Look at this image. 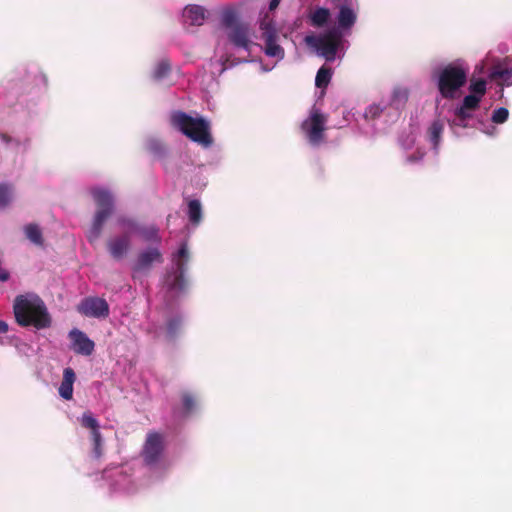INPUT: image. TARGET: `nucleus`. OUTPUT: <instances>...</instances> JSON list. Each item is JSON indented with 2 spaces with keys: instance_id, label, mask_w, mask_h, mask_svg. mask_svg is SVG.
Listing matches in <instances>:
<instances>
[{
  "instance_id": "24",
  "label": "nucleus",
  "mask_w": 512,
  "mask_h": 512,
  "mask_svg": "<svg viewBox=\"0 0 512 512\" xmlns=\"http://www.w3.org/2000/svg\"><path fill=\"white\" fill-rule=\"evenodd\" d=\"M171 65L168 60L163 59L157 63L154 68L152 77L155 81H162L170 75Z\"/></svg>"
},
{
  "instance_id": "14",
  "label": "nucleus",
  "mask_w": 512,
  "mask_h": 512,
  "mask_svg": "<svg viewBox=\"0 0 512 512\" xmlns=\"http://www.w3.org/2000/svg\"><path fill=\"white\" fill-rule=\"evenodd\" d=\"M154 262L162 263L163 256L157 248H149L138 254L133 269L135 271H144L149 269Z\"/></svg>"
},
{
  "instance_id": "33",
  "label": "nucleus",
  "mask_w": 512,
  "mask_h": 512,
  "mask_svg": "<svg viewBox=\"0 0 512 512\" xmlns=\"http://www.w3.org/2000/svg\"><path fill=\"white\" fill-rule=\"evenodd\" d=\"M509 116V111L507 108L500 107L493 111L491 120L496 124H502L507 121Z\"/></svg>"
},
{
  "instance_id": "16",
  "label": "nucleus",
  "mask_w": 512,
  "mask_h": 512,
  "mask_svg": "<svg viewBox=\"0 0 512 512\" xmlns=\"http://www.w3.org/2000/svg\"><path fill=\"white\" fill-rule=\"evenodd\" d=\"M205 12V9L200 5H188L184 9L183 17L190 25L200 26L206 18Z\"/></svg>"
},
{
  "instance_id": "11",
  "label": "nucleus",
  "mask_w": 512,
  "mask_h": 512,
  "mask_svg": "<svg viewBox=\"0 0 512 512\" xmlns=\"http://www.w3.org/2000/svg\"><path fill=\"white\" fill-rule=\"evenodd\" d=\"M80 423L82 427L91 430V440L93 442V455L96 459H100L103 455V448L99 422L90 411H86L83 413Z\"/></svg>"
},
{
  "instance_id": "37",
  "label": "nucleus",
  "mask_w": 512,
  "mask_h": 512,
  "mask_svg": "<svg viewBox=\"0 0 512 512\" xmlns=\"http://www.w3.org/2000/svg\"><path fill=\"white\" fill-rule=\"evenodd\" d=\"M148 148L152 153L158 156H162L165 154L164 145L158 141H150L148 144Z\"/></svg>"
},
{
  "instance_id": "19",
  "label": "nucleus",
  "mask_w": 512,
  "mask_h": 512,
  "mask_svg": "<svg viewBox=\"0 0 512 512\" xmlns=\"http://www.w3.org/2000/svg\"><path fill=\"white\" fill-rule=\"evenodd\" d=\"M265 42V54L269 57L283 59L284 49L277 43L278 37L267 35V38H262Z\"/></svg>"
},
{
  "instance_id": "15",
  "label": "nucleus",
  "mask_w": 512,
  "mask_h": 512,
  "mask_svg": "<svg viewBox=\"0 0 512 512\" xmlns=\"http://www.w3.org/2000/svg\"><path fill=\"white\" fill-rule=\"evenodd\" d=\"M76 375L72 368H65L63 371V380L59 387V394L65 400H71L73 397V384L75 382Z\"/></svg>"
},
{
  "instance_id": "39",
  "label": "nucleus",
  "mask_w": 512,
  "mask_h": 512,
  "mask_svg": "<svg viewBox=\"0 0 512 512\" xmlns=\"http://www.w3.org/2000/svg\"><path fill=\"white\" fill-rule=\"evenodd\" d=\"M8 331V324L5 321L0 320V334Z\"/></svg>"
},
{
  "instance_id": "23",
  "label": "nucleus",
  "mask_w": 512,
  "mask_h": 512,
  "mask_svg": "<svg viewBox=\"0 0 512 512\" xmlns=\"http://www.w3.org/2000/svg\"><path fill=\"white\" fill-rule=\"evenodd\" d=\"M260 30L262 38H267V35H271L272 37H278L274 20L268 14H265L264 17L261 19Z\"/></svg>"
},
{
  "instance_id": "4",
  "label": "nucleus",
  "mask_w": 512,
  "mask_h": 512,
  "mask_svg": "<svg viewBox=\"0 0 512 512\" xmlns=\"http://www.w3.org/2000/svg\"><path fill=\"white\" fill-rule=\"evenodd\" d=\"M91 193L96 203L97 210L88 233V239L90 242L99 238L104 223L112 215L114 210V199L108 190L95 188Z\"/></svg>"
},
{
  "instance_id": "28",
  "label": "nucleus",
  "mask_w": 512,
  "mask_h": 512,
  "mask_svg": "<svg viewBox=\"0 0 512 512\" xmlns=\"http://www.w3.org/2000/svg\"><path fill=\"white\" fill-rule=\"evenodd\" d=\"M118 224L122 227L123 233H128L131 237L133 234H137L140 224L131 218L120 217Z\"/></svg>"
},
{
  "instance_id": "35",
  "label": "nucleus",
  "mask_w": 512,
  "mask_h": 512,
  "mask_svg": "<svg viewBox=\"0 0 512 512\" xmlns=\"http://www.w3.org/2000/svg\"><path fill=\"white\" fill-rule=\"evenodd\" d=\"M11 202V191L8 186L0 185V208L7 206Z\"/></svg>"
},
{
  "instance_id": "5",
  "label": "nucleus",
  "mask_w": 512,
  "mask_h": 512,
  "mask_svg": "<svg viewBox=\"0 0 512 512\" xmlns=\"http://www.w3.org/2000/svg\"><path fill=\"white\" fill-rule=\"evenodd\" d=\"M222 24L227 30V38L236 48L250 51L253 42L250 27L247 23L239 21L237 14L229 10L223 14Z\"/></svg>"
},
{
  "instance_id": "25",
  "label": "nucleus",
  "mask_w": 512,
  "mask_h": 512,
  "mask_svg": "<svg viewBox=\"0 0 512 512\" xmlns=\"http://www.w3.org/2000/svg\"><path fill=\"white\" fill-rule=\"evenodd\" d=\"M330 18V11L327 8H317L310 16L311 23L315 27L324 26Z\"/></svg>"
},
{
  "instance_id": "34",
  "label": "nucleus",
  "mask_w": 512,
  "mask_h": 512,
  "mask_svg": "<svg viewBox=\"0 0 512 512\" xmlns=\"http://www.w3.org/2000/svg\"><path fill=\"white\" fill-rule=\"evenodd\" d=\"M182 403L186 413L192 412L196 407V401L194 397L189 393H184L182 395Z\"/></svg>"
},
{
  "instance_id": "20",
  "label": "nucleus",
  "mask_w": 512,
  "mask_h": 512,
  "mask_svg": "<svg viewBox=\"0 0 512 512\" xmlns=\"http://www.w3.org/2000/svg\"><path fill=\"white\" fill-rule=\"evenodd\" d=\"M182 327V319L180 316L170 318L166 323L165 337L168 341H173L178 336Z\"/></svg>"
},
{
  "instance_id": "31",
  "label": "nucleus",
  "mask_w": 512,
  "mask_h": 512,
  "mask_svg": "<svg viewBox=\"0 0 512 512\" xmlns=\"http://www.w3.org/2000/svg\"><path fill=\"white\" fill-rule=\"evenodd\" d=\"M472 111L468 110L467 108H464V106L457 107L455 109V116L457 120L459 121V125L466 126L465 122L472 118Z\"/></svg>"
},
{
  "instance_id": "36",
  "label": "nucleus",
  "mask_w": 512,
  "mask_h": 512,
  "mask_svg": "<svg viewBox=\"0 0 512 512\" xmlns=\"http://www.w3.org/2000/svg\"><path fill=\"white\" fill-rule=\"evenodd\" d=\"M381 113L382 108L379 105L372 104L366 109L364 116L366 119L374 120L379 117Z\"/></svg>"
},
{
  "instance_id": "27",
  "label": "nucleus",
  "mask_w": 512,
  "mask_h": 512,
  "mask_svg": "<svg viewBox=\"0 0 512 512\" xmlns=\"http://www.w3.org/2000/svg\"><path fill=\"white\" fill-rule=\"evenodd\" d=\"M331 78H332L331 68L322 66L316 74L315 85L318 88H326L328 86V84L330 83Z\"/></svg>"
},
{
  "instance_id": "7",
  "label": "nucleus",
  "mask_w": 512,
  "mask_h": 512,
  "mask_svg": "<svg viewBox=\"0 0 512 512\" xmlns=\"http://www.w3.org/2000/svg\"><path fill=\"white\" fill-rule=\"evenodd\" d=\"M326 122L327 117L318 109H313L309 118L303 121L301 129L311 145L318 146L324 141Z\"/></svg>"
},
{
  "instance_id": "8",
  "label": "nucleus",
  "mask_w": 512,
  "mask_h": 512,
  "mask_svg": "<svg viewBox=\"0 0 512 512\" xmlns=\"http://www.w3.org/2000/svg\"><path fill=\"white\" fill-rule=\"evenodd\" d=\"M173 260L176 265V270L167 276L166 284L170 290H183L186 287L184 274L186 271V263L189 260V252L185 243L180 246Z\"/></svg>"
},
{
  "instance_id": "12",
  "label": "nucleus",
  "mask_w": 512,
  "mask_h": 512,
  "mask_svg": "<svg viewBox=\"0 0 512 512\" xmlns=\"http://www.w3.org/2000/svg\"><path fill=\"white\" fill-rule=\"evenodd\" d=\"M69 338L72 341V349L76 354L90 356L95 349V343L79 329H72L69 332Z\"/></svg>"
},
{
  "instance_id": "2",
  "label": "nucleus",
  "mask_w": 512,
  "mask_h": 512,
  "mask_svg": "<svg viewBox=\"0 0 512 512\" xmlns=\"http://www.w3.org/2000/svg\"><path fill=\"white\" fill-rule=\"evenodd\" d=\"M170 123L186 137L202 146L208 147L213 142L210 125L201 117L194 118L183 111L177 110L171 113Z\"/></svg>"
},
{
  "instance_id": "40",
  "label": "nucleus",
  "mask_w": 512,
  "mask_h": 512,
  "mask_svg": "<svg viewBox=\"0 0 512 512\" xmlns=\"http://www.w3.org/2000/svg\"><path fill=\"white\" fill-rule=\"evenodd\" d=\"M280 1L281 0H271L270 1V4H269V9L272 11V10H275L279 4H280Z\"/></svg>"
},
{
  "instance_id": "29",
  "label": "nucleus",
  "mask_w": 512,
  "mask_h": 512,
  "mask_svg": "<svg viewBox=\"0 0 512 512\" xmlns=\"http://www.w3.org/2000/svg\"><path fill=\"white\" fill-rule=\"evenodd\" d=\"M443 129V124L440 121H434L428 129L429 139L435 147L440 141Z\"/></svg>"
},
{
  "instance_id": "18",
  "label": "nucleus",
  "mask_w": 512,
  "mask_h": 512,
  "mask_svg": "<svg viewBox=\"0 0 512 512\" xmlns=\"http://www.w3.org/2000/svg\"><path fill=\"white\" fill-rule=\"evenodd\" d=\"M337 21L340 28L348 29L356 22V14L350 7L342 5L339 10Z\"/></svg>"
},
{
  "instance_id": "30",
  "label": "nucleus",
  "mask_w": 512,
  "mask_h": 512,
  "mask_svg": "<svg viewBox=\"0 0 512 512\" xmlns=\"http://www.w3.org/2000/svg\"><path fill=\"white\" fill-rule=\"evenodd\" d=\"M469 90L472 92L471 95L480 96L481 99L486 93V81L484 79L472 80Z\"/></svg>"
},
{
  "instance_id": "6",
  "label": "nucleus",
  "mask_w": 512,
  "mask_h": 512,
  "mask_svg": "<svg viewBox=\"0 0 512 512\" xmlns=\"http://www.w3.org/2000/svg\"><path fill=\"white\" fill-rule=\"evenodd\" d=\"M342 34L337 28H332L320 36H306L305 41L314 47L326 61H334L341 44Z\"/></svg>"
},
{
  "instance_id": "38",
  "label": "nucleus",
  "mask_w": 512,
  "mask_h": 512,
  "mask_svg": "<svg viewBox=\"0 0 512 512\" xmlns=\"http://www.w3.org/2000/svg\"><path fill=\"white\" fill-rule=\"evenodd\" d=\"M0 139H1V141H3L6 144H9L10 142H12L11 136H9L6 133H0Z\"/></svg>"
},
{
  "instance_id": "21",
  "label": "nucleus",
  "mask_w": 512,
  "mask_h": 512,
  "mask_svg": "<svg viewBox=\"0 0 512 512\" xmlns=\"http://www.w3.org/2000/svg\"><path fill=\"white\" fill-rule=\"evenodd\" d=\"M25 235L26 237L35 245L43 246L44 239L42 235V231L37 224L30 223L25 226Z\"/></svg>"
},
{
  "instance_id": "17",
  "label": "nucleus",
  "mask_w": 512,
  "mask_h": 512,
  "mask_svg": "<svg viewBox=\"0 0 512 512\" xmlns=\"http://www.w3.org/2000/svg\"><path fill=\"white\" fill-rule=\"evenodd\" d=\"M491 80L498 81L500 86H511L512 85V68H503L501 66H495L489 75Z\"/></svg>"
},
{
  "instance_id": "22",
  "label": "nucleus",
  "mask_w": 512,
  "mask_h": 512,
  "mask_svg": "<svg viewBox=\"0 0 512 512\" xmlns=\"http://www.w3.org/2000/svg\"><path fill=\"white\" fill-rule=\"evenodd\" d=\"M188 217L192 224L198 225L202 220V207L199 200L194 199L188 202Z\"/></svg>"
},
{
  "instance_id": "13",
  "label": "nucleus",
  "mask_w": 512,
  "mask_h": 512,
  "mask_svg": "<svg viewBox=\"0 0 512 512\" xmlns=\"http://www.w3.org/2000/svg\"><path fill=\"white\" fill-rule=\"evenodd\" d=\"M130 247L131 238L128 233H122L107 242L108 251L115 260L124 258Z\"/></svg>"
},
{
  "instance_id": "1",
  "label": "nucleus",
  "mask_w": 512,
  "mask_h": 512,
  "mask_svg": "<svg viewBox=\"0 0 512 512\" xmlns=\"http://www.w3.org/2000/svg\"><path fill=\"white\" fill-rule=\"evenodd\" d=\"M16 322L22 327L45 329L51 325V317L44 301L38 295H19L13 305Z\"/></svg>"
},
{
  "instance_id": "26",
  "label": "nucleus",
  "mask_w": 512,
  "mask_h": 512,
  "mask_svg": "<svg viewBox=\"0 0 512 512\" xmlns=\"http://www.w3.org/2000/svg\"><path fill=\"white\" fill-rule=\"evenodd\" d=\"M137 234H139L146 242H160L161 238L158 235V229L155 226H142L140 225Z\"/></svg>"
},
{
  "instance_id": "32",
  "label": "nucleus",
  "mask_w": 512,
  "mask_h": 512,
  "mask_svg": "<svg viewBox=\"0 0 512 512\" xmlns=\"http://www.w3.org/2000/svg\"><path fill=\"white\" fill-rule=\"evenodd\" d=\"M480 102V96L470 94L464 97L462 106H464V108H467L470 111H474L479 107Z\"/></svg>"
},
{
  "instance_id": "3",
  "label": "nucleus",
  "mask_w": 512,
  "mask_h": 512,
  "mask_svg": "<svg viewBox=\"0 0 512 512\" xmlns=\"http://www.w3.org/2000/svg\"><path fill=\"white\" fill-rule=\"evenodd\" d=\"M469 66L455 61L444 66L438 73L437 87L444 99H455L468 78Z\"/></svg>"
},
{
  "instance_id": "10",
  "label": "nucleus",
  "mask_w": 512,
  "mask_h": 512,
  "mask_svg": "<svg viewBox=\"0 0 512 512\" xmlns=\"http://www.w3.org/2000/svg\"><path fill=\"white\" fill-rule=\"evenodd\" d=\"M77 310L86 317L106 318L109 316V304L100 297H86L78 305Z\"/></svg>"
},
{
  "instance_id": "9",
  "label": "nucleus",
  "mask_w": 512,
  "mask_h": 512,
  "mask_svg": "<svg viewBox=\"0 0 512 512\" xmlns=\"http://www.w3.org/2000/svg\"><path fill=\"white\" fill-rule=\"evenodd\" d=\"M164 443L163 437L157 432L147 434L145 443L142 448L141 457L148 466L156 465L163 453Z\"/></svg>"
}]
</instances>
